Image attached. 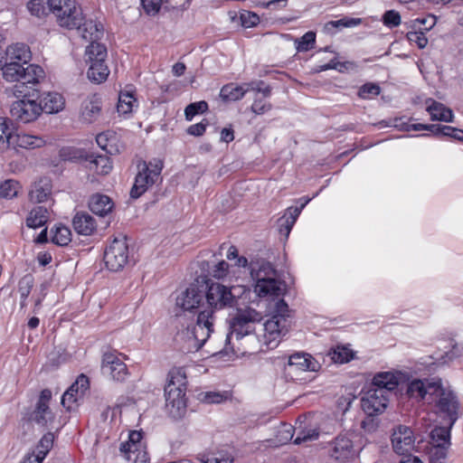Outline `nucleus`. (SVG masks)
I'll return each instance as SVG.
<instances>
[{
    "label": "nucleus",
    "instance_id": "0eeeda50",
    "mask_svg": "<svg viewBox=\"0 0 463 463\" xmlns=\"http://www.w3.org/2000/svg\"><path fill=\"white\" fill-rule=\"evenodd\" d=\"M261 320V314L251 307L238 310L230 320V334L227 339H230V336H235L239 340L246 335L255 334L256 326Z\"/></svg>",
    "mask_w": 463,
    "mask_h": 463
},
{
    "label": "nucleus",
    "instance_id": "13d9d810",
    "mask_svg": "<svg viewBox=\"0 0 463 463\" xmlns=\"http://www.w3.org/2000/svg\"><path fill=\"white\" fill-rule=\"evenodd\" d=\"M230 273V265L225 260H221L216 263L212 269V275L213 278L222 279L226 278Z\"/></svg>",
    "mask_w": 463,
    "mask_h": 463
},
{
    "label": "nucleus",
    "instance_id": "6e6d98bb",
    "mask_svg": "<svg viewBox=\"0 0 463 463\" xmlns=\"http://www.w3.org/2000/svg\"><path fill=\"white\" fill-rule=\"evenodd\" d=\"M383 23L389 28H394L401 24L402 18L398 11L388 10L383 15Z\"/></svg>",
    "mask_w": 463,
    "mask_h": 463
},
{
    "label": "nucleus",
    "instance_id": "cd10ccee",
    "mask_svg": "<svg viewBox=\"0 0 463 463\" xmlns=\"http://www.w3.org/2000/svg\"><path fill=\"white\" fill-rule=\"evenodd\" d=\"M0 58L7 61H17L18 63L28 64L31 61L32 54L30 48L24 43H14L8 46L5 52V55Z\"/></svg>",
    "mask_w": 463,
    "mask_h": 463
},
{
    "label": "nucleus",
    "instance_id": "5fc2aeb1",
    "mask_svg": "<svg viewBox=\"0 0 463 463\" xmlns=\"http://www.w3.org/2000/svg\"><path fill=\"white\" fill-rule=\"evenodd\" d=\"M33 284L34 279L32 275H25L19 280L18 291L20 293L21 298L27 299L32 291Z\"/></svg>",
    "mask_w": 463,
    "mask_h": 463
},
{
    "label": "nucleus",
    "instance_id": "338daca9",
    "mask_svg": "<svg viewBox=\"0 0 463 463\" xmlns=\"http://www.w3.org/2000/svg\"><path fill=\"white\" fill-rule=\"evenodd\" d=\"M241 20L244 27L250 28L259 24L260 17L252 12H247L241 14Z\"/></svg>",
    "mask_w": 463,
    "mask_h": 463
},
{
    "label": "nucleus",
    "instance_id": "603ef678",
    "mask_svg": "<svg viewBox=\"0 0 463 463\" xmlns=\"http://www.w3.org/2000/svg\"><path fill=\"white\" fill-rule=\"evenodd\" d=\"M208 108V103L204 100L190 103L184 109L185 119L191 121L196 115L206 112Z\"/></svg>",
    "mask_w": 463,
    "mask_h": 463
},
{
    "label": "nucleus",
    "instance_id": "c756f323",
    "mask_svg": "<svg viewBox=\"0 0 463 463\" xmlns=\"http://www.w3.org/2000/svg\"><path fill=\"white\" fill-rule=\"evenodd\" d=\"M250 91L248 86L238 85L234 82H230L223 85L220 90V98L223 102H233L241 100L244 98L245 94Z\"/></svg>",
    "mask_w": 463,
    "mask_h": 463
},
{
    "label": "nucleus",
    "instance_id": "5701e85b",
    "mask_svg": "<svg viewBox=\"0 0 463 463\" xmlns=\"http://www.w3.org/2000/svg\"><path fill=\"white\" fill-rule=\"evenodd\" d=\"M288 364L300 372H318L321 368V364L307 353H296L290 355Z\"/></svg>",
    "mask_w": 463,
    "mask_h": 463
},
{
    "label": "nucleus",
    "instance_id": "72a5a7b5",
    "mask_svg": "<svg viewBox=\"0 0 463 463\" xmlns=\"http://www.w3.org/2000/svg\"><path fill=\"white\" fill-rule=\"evenodd\" d=\"M52 193L51 181L47 178H42L35 182L29 192V197L32 202H45Z\"/></svg>",
    "mask_w": 463,
    "mask_h": 463
},
{
    "label": "nucleus",
    "instance_id": "393cba45",
    "mask_svg": "<svg viewBox=\"0 0 463 463\" xmlns=\"http://www.w3.org/2000/svg\"><path fill=\"white\" fill-rule=\"evenodd\" d=\"M75 232L83 236L92 235L97 230L96 219L86 212L77 213L72 219Z\"/></svg>",
    "mask_w": 463,
    "mask_h": 463
},
{
    "label": "nucleus",
    "instance_id": "7ed1b4c3",
    "mask_svg": "<svg viewBox=\"0 0 463 463\" xmlns=\"http://www.w3.org/2000/svg\"><path fill=\"white\" fill-rule=\"evenodd\" d=\"M290 310L287 302L280 298L273 307L270 318L259 325L263 332L262 341L268 348L278 345L280 338L285 335L290 326Z\"/></svg>",
    "mask_w": 463,
    "mask_h": 463
},
{
    "label": "nucleus",
    "instance_id": "6e6552de",
    "mask_svg": "<svg viewBox=\"0 0 463 463\" xmlns=\"http://www.w3.org/2000/svg\"><path fill=\"white\" fill-rule=\"evenodd\" d=\"M86 55L90 67L87 71L88 79L96 84L104 82L109 75V69L106 64L108 55L107 48L104 44L89 45L86 49Z\"/></svg>",
    "mask_w": 463,
    "mask_h": 463
},
{
    "label": "nucleus",
    "instance_id": "c85d7f7f",
    "mask_svg": "<svg viewBox=\"0 0 463 463\" xmlns=\"http://www.w3.org/2000/svg\"><path fill=\"white\" fill-rule=\"evenodd\" d=\"M186 378H170L165 386V401L186 400Z\"/></svg>",
    "mask_w": 463,
    "mask_h": 463
},
{
    "label": "nucleus",
    "instance_id": "f8f14e48",
    "mask_svg": "<svg viewBox=\"0 0 463 463\" xmlns=\"http://www.w3.org/2000/svg\"><path fill=\"white\" fill-rule=\"evenodd\" d=\"M42 112V104L36 100L26 99L25 95L23 99L14 101L10 108L12 119L24 124L36 120Z\"/></svg>",
    "mask_w": 463,
    "mask_h": 463
},
{
    "label": "nucleus",
    "instance_id": "473e14b6",
    "mask_svg": "<svg viewBox=\"0 0 463 463\" xmlns=\"http://www.w3.org/2000/svg\"><path fill=\"white\" fill-rule=\"evenodd\" d=\"M40 104H42L43 111L52 114L63 109L65 100L60 93L48 92L43 95Z\"/></svg>",
    "mask_w": 463,
    "mask_h": 463
},
{
    "label": "nucleus",
    "instance_id": "a878e982",
    "mask_svg": "<svg viewBox=\"0 0 463 463\" xmlns=\"http://www.w3.org/2000/svg\"><path fill=\"white\" fill-rule=\"evenodd\" d=\"M46 145V140L38 135H31L27 133H15L14 139L11 147L14 149H36Z\"/></svg>",
    "mask_w": 463,
    "mask_h": 463
},
{
    "label": "nucleus",
    "instance_id": "58836bf2",
    "mask_svg": "<svg viewBox=\"0 0 463 463\" xmlns=\"http://www.w3.org/2000/svg\"><path fill=\"white\" fill-rule=\"evenodd\" d=\"M89 152L75 146H63L59 150V157L62 161L84 164Z\"/></svg>",
    "mask_w": 463,
    "mask_h": 463
},
{
    "label": "nucleus",
    "instance_id": "2eb2a0df",
    "mask_svg": "<svg viewBox=\"0 0 463 463\" xmlns=\"http://www.w3.org/2000/svg\"><path fill=\"white\" fill-rule=\"evenodd\" d=\"M83 166L88 173V179L91 183L97 181L98 176L109 175L113 168L109 156L95 153H88Z\"/></svg>",
    "mask_w": 463,
    "mask_h": 463
},
{
    "label": "nucleus",
    "instance_id": "774afa93",
    "mask_svg": "<svg viewBox=\"0 0 463 463\" xmlns=\"http://www.w3.org/2000/svg\"><path fill=\"white\" fill-rule=\"evenodd\" d=\"M233 458L228 455L220 454L219 456L207 457L202 463H232Z\"/></svg>",
    "mask_w": 463,
    "mask_h": 463
},
{
    "label": "nucleus",
    "instance_id": "864d4df0",
    "mask_svg": "<svg viewBox=\"0 0 463 463\" xmlns=\"http://www.w3.org/2000/svg\"><path fill=\"white\" fill-rule=\"evenodd\" d=\"M360 24V19L345 17L339 20L329 21L325 24L327 31L341 29L344 27H353Z\"/></svg>",
    "mask_w": 463,
    "mask_h": 463
},
{
    "label": "nucleus",
    "instance_id": "79ce46f5",
    "mask_svg": "<svg viewBox=\"0 0 463 463\" xmlns=\"http://www.w3.org/2000/svg\"><path fill=\"white\" fill-rule=\"evenodd\" d=\"M317 34L313 31H308L301 37L294 40V45L298 52H306L316 47Z\"/></svg>",
    "mask_w": 463,
    "mask_h": 463
},
{
    "label": "nucleus",
    "instance_id": "b1692460",
    "mask_svg": "<svg viewBox=\"0 0 463 463\" xmlns=\"http://www.w3.org/2000/svg\"><path fill=\"white\" fill-rule=\"evenodd\" d=\"M310 199H305L299 207L290 206L286 209L285 213L278 220V229L280 234L288 236L302 209Z\"/></svg>",
    "mask_w": 463,
    "mask_h": 463
},
{
    "label": "nucleus",
    "instance_id": "9b49d317",
    "mask_svg": "<svg viewBox=\"0 0 463 463\" xmlns=\"http://www.w3.org/2000/svg\"><path fill=\"white\" fill-rule=\"evenodd\" d=\"M119 451L122 457L133 463H149V457L145 450L143 432L132 430L128 434V439L121 442Z\"/></svg>",
    "mask_w": 463,
    "mask_h": 463
},
{
    "label": "nucleus",
    "instance_id": "4be33fe9",
    "mask_svg": "<svg viewBox=\"0 0 463 463\" xmlns=\"http://www.w3.org/2000/svg\"><path fill=\"white\" fill-rule=\"evenodd\" d=\"M75 29L85 41L90 42V45L100 44L98 41L103 37L104 33V28L101 23L84 17L79 28Z\"/></svg>",
    "mask_w": 463,
    "mask_h": 463
},
{
    "label": "nucleus",
    "instance_id": "39448f33",
    "mask_svg": "<svg viewBox=\"0 0 463 463\" xmlns=\"http://www.w3.org/2000/svg\"><path fill=\"white\" fill-rule=\"evenodd\" d=\"M164 164L160 159H154L146 163L143 161L138 165V172L135 177L134 184L130 190V196L137 199L144 194L149 187L161 178Z\"/></svg>",
    "mask_w": 463,
    "mask_h": 463
},
{
    "label": "nucleus",
    "instance_id": "c03bdc74",
    "mask_svg": "<svg viewBox=\"0 0 463 463\" xmlns=\"http://www.w3.org/2000/svg\"><path fill=\"white\" fill-rule=\"evenodd\" d=\"M137 102L133 93L130 92H120L118 96V101L117 104V110L119 114L127 115L130 114L133 110L134 105Z\"/></svg>",
    "mask_w": 463,
    "mask_h": 463
},
{
    "label": "nucleus",
    "instance_id": "a211bd4d",
    "mask_svg": "<svg viewBox=\"0 0 463 463\" xmlns=\"http://www.w3.org/2000/svg\"><path fill=\"white\" fill-rule=\"evenodd\" d=\"M51 399L52 392L49 389L43 390L31 415L32 420L40 426L45 427L54 420V415L49 408Z\"/></svg>",
    "mask_w": 463,
    "mask_h": 463
},
{
    "label": "nucleus",
    "instance_id": "f704fd0d",
    "mask_svg": "<svg viewBox=\"0 0 463 463\" xmlns=\"http://www.w3.org/2000/svg\"><path fill=\"white\" fill-rule=\"evenodd\" d=\"M24 63L0 58V67L3 71V76L7 81L19 82L24 70Z\"/></svg>",
    "mask_w": 463,
    "mask_h": 463
},
{
    "label": "nucleus",
    "instance_id": "f03ea898",
    "mask_svg": "<svg viewBox=\"0 0 463 463\" xmlns=\"http://www.w3.org/2000/svg\"><path fill=\"white\" fill-rule=\"evenodd\" d=\"M206 288L204 298L208 307L200 311L197 316L196 325L194 327L193 334L194 338L205 343L211 334L213 332L214 312L227 307H232L235 298L232 289L220 283H211L204 285Z\"/></svg>",
    "mask_w": 463,
    "mask_h": 463
},
{
    "label": "nucleus",
    "instance_id": "0e129e2a",
    "mask_svg": "<svg viewBox=\"0 0 463 463\" xmlns=\"http://www.w3.org/2000/svg\"><path fill=\"white\" fill-rule=\"evenodd\" d=\"M278 434L279 442L287 443L293 439V427L290 424H282Z\"/></svg>",
    "mask_w": 463,
    "mask_h": 463
},
{
    "label": "nucleus",
    "instance_id": "ea45409f",
    "mask_svg": "<svg viewBox=\"0 0 463 463\" xmlns=\"http://www.w3.org/2000/svg\"><path fill=\"white\" fill-rule=\"evenodd\" d=\"M11 118H0V148L11 147L14 139Z\"/></svg>",
    "mask_w": 463,
    "mask_h": 463
},
{
    "label": "nucleus",
    "instance_id": "4468645a",
    "mask_svg": "<svg viewBox=\"0 0 463 463\" xmlns=\"http://www.w3.org/2000/svg\"><path fill=\"white\" fill-rule=\"evenodd\" d=\"M391 440L393 451L401 456L411 455L415 448V436L408 426L399 425L394 428Z\"/></svg>",
    "mask_w": 463,
    "mask_h": 463
},
{
    "label": "nucleus",
    "instance_id": "de8ad7c7",
    "mask_svg": "<svg viewBox=\"0 0 463 463\" xmlns=\"http://www.w3.org/2000/svg\"><path fill=\"white\" fill-rule=\"evenodd\" d=\"M27 7L33 15L43 17L51 13V0H31Z\"/></svg>",
    "mask_w": 463,
    "mask_h": 463
},
{
    "label": "nucleus",
    "instance_id": "a19ab883",
    "mask_svg": "<svg viewBox=\"0 0 463 463\" xmlns=\"http://www.w3.org/2000/svg\"><path fill=\"white\" fill-rule=\"evenodd\" d=\"M328 356L335 364H345L354 357V352L345 345H337L328 351Z\"/></svg>",
    "mask_w": 463,
    "mask_h": 463
},
{
    "label": "nucleus",
    "instance_id": "f257e3e1",
    "mask_svg": "<svg viewBox=\"0 0 463 463\" xmlns=\"http://www.w3.org/2000/svg\"><path fill=\"white\" fill-rule=\"evenodd\" d=\"M407 392L411 398L423 400L428 403L435 402L439 410L448 416L450 427L457 420V396L451 390L442 386L440 378H414L410 383Z\"/></svg>",
    "mask_w": 463,
    "mask_h": 463
},
{
    "label": "nucleus",
    "instance_id": "3c124183",
    "mask_svg": "<svg viewBox=\"0 0 463 463\" xmlns=\"http://www.w3.org/2000/svg\"><path fill=\"white\" fill-rule=\"evenodd\" d=\"M19 183L13 179L5 180L0 184V197L12 199L18 194Z\"/></svg>",
    "mask_w": 463,
    "mask_h": 463
},
{
    "label": "nucleus",
    "instance_id": "f3484780",
    "mask_svg": "<svg viewBox=\"0 0 463 463\" xmlns=\"http://www.w3.org/2000/svg\"><path fill=\"white\" fill-rule=\"evenodd\" d=\"M206 288L203 284L192 283L176 298V305L184 310L191 311L200 307L204 298Z\"/></svg>",
    "mask_w": 463,
    "mask_h": 463
},
{
    "label": "nucleus",
    "instance_id": "dca6fc26",
    "mask_svg": "<svg viewBox=\"0 0 463 463\" xmlns=\"http://www.w3.org/2000/svg\"><path fill=\"white\" fill-rule=\"evenodd\" d=\"M329 456L337 463H347L354 458L353 441L345 435L337 436L330 445Z\"/></svg>",
    "mask_w": 463,
    "mask_h": 463
},
{
    "label": "nucleus",
    "instance_id": "2f4dec72",
    "mask_svg": "<svg viewBox=\"0 0 463 463\" xmlns=\"http://www.w3.org/2000/svg\"><path fill=\"white\" fill-rule=\"evenodd\" d=\"M89 207L93 213L105 216L112 211L114 203L108 195L97 194L91 196Z\"/></svg>",
    "mask_w": 463,
    "mask_h": 463
},
{
    "label": "nucleus",
    "instance_id": "49530a36",
    "mask_svg": "<svg viewBox=\"0 0 463 463\" xmlns=\"http://www.w3.org/2000/svg\"><path fill=\"white\" fill-rule=\"evenodd\" d=\"M232 398L230 391L205 392L200 394V401L207 404H219Z\"/></svg>",
    "mask_w": 463,
    "mask_h": 463
},
{
    "label": "nucleus",
    "instance_id": "69168bd1",
    "mask_svg": "<svg viewBox=\"0 0 463 463\" xmlns=\"http://www.w3.org/2000/svg\"><path fill=\"white\" fill-rule=\"evenodd\" d=\"M346 64H347V62L336 61V59L335 58V59H332L328 63L317 66V68L316 69V71L321 72V71H326L328 70H338L339 71H342L343 68H345V69L347 68Z\"/></svg>",
    "mask_w": 463,
    "mask_h": 463
},
{
    "label": "nucleus",
    "instance_id": "37998d69",
    "mask_svg": "<svg viewBox=\"0 0 463 463\" xmlns=\"http://www.w3.org/2000/svg\"><path fill=\"white\" fill-rule=\"evenodd\" d=\"M43 74L44 71L40 66L35 64H27V67H24L19 82L22 84H36L39 82L40 79L43 77Z\"/></svg>",
    "mask_w": 463,
    "mask_h": 463
},
{
    "label": "nucleus",
    "instance_id": "c9c22d12",
    "mask_svg": "<svg viewBox=\"0 0 463 463\" xmlns=\"http://www.w3.org/2000/svg\"><path fill=\"white\" fill-rule=\"evenodd\" d=\"M48 220V209L44 206H35L29 212L25 223L28 228L37 229L44 226Z\"/></svg>",
    "mask_w": 463,
    "mask_h": 463
},
{
    "label": "nucleus",
    "instance_id": "aec40b11",
    "mask_svg": "<svg viewBox=\"0 0 463 463\" xmlns=\"http://www.w3.org/2000/svg\"><path fill=\"white\" fill-rule=\"evenodd\" d=\"M90 378H76V381L61 396V404L68 411L73 409V405L83 397L90 388Z\"/></svg>",
    "mask_w": 463,
    "mask_h": 463
},
{
    "label": "nucleus",
    "instance_id": "bf43d9fd",
    "mask_svg": "<svg viewBox=\"0 0 463 463\" xmlns=\"http://www.w3.org/2000/svg\"><path fill=\"white\" fill-rule=\"evenodd\" d=\"M407 39L411 43L416 44L420 49H423L428 44V38L423 32H409Z\"/></svg>",
    "mask_w": 463,
    "mask_h": 463
},
{
    "label": "nucleus",
    "instance_id": "1a4fd4ad",
    "mask_svg": "<svg viewBox=\"0 0 463 463\" xmlns=\"http://www.w3.org/2000/svg\"><path fill=\"white\" fill-rule=\"evenodd\" d=\"M450 446V431L445 427L434 428L430 432L428 449L429 463H446Z\"/></svg>",
    "mask_w": 463,
    "mask_h": 463
},
{
    "label": "nucleus",
    "instance_id": "4c0bfd02",
    "mask_svg": "<svg viewBox=\"0 0 463 463\" xmlns=\"http://www.w3.org/2000/svg\"><path fill=\"white\" fill-rule=\"evenodd\" d=\"M51 235L52 242L59 246H67L71 241V229L62 223H56L51 229Z\"/></svg>",
    "mask_w": 463,
    "mask_h": 463
},
{
    "label": "nucleus",
    "instance_id": "412c9836",
    "mask_svg": "<svg viewBox=\"0 0 463 463\" xmlns=\"http://www.w3.org/2000/svg\"><path fill=\"white\" fill-rule=\"evenodd\" d=\"M263 270L260 269L257 273V281L255 285V291L258 292L260 297L275 296L279 297L281 293L280 282L275 279V270L269 267V272L271 273V277L266 278L261 277L260 274Z\"/></svg>",
    "mask_w": 463,
    "mask_h": 463
},
{
    "label": "nucleus",
    "instance_id": "ddd939ff",
    "mask_svg": "<svg viewBox=\"0 0 463 463\" xmlns=\"http://www.w3.org/2000/svg\"><path fill=\"white\" fill-rule=\"evenodd\" d=\"M250 91L254 92L253 102L250 110L257 115H262L272 109V105L267 99L271 96L272 88L266 85L263 80L245 83Z\"/></svg>",
    "mask_w": 463,
    "mask_h": 463
},
{
    "label": "nucleus",
    "instance_id": "a18cd8bd",
    "mask_svg": "<svg viewBox=\"0 0 463 463\" xmlns=\"http://www.w3.org/2000/svg\"><path fill=\"white\" fill-rule=\"evenodd\" d=\"M165 408L172 419L179 420L186 412V400L165 401Z\"/></svg>",
    "mask_w": 463,
    "mask_h": 463
},
{
    "label": "nucleus",
    "instance_id": "09e8293b",
    "mask_svg": "<svg viewBox=\"0 0 463 463\" xmlns=\"http://www.w3.org/2000/svg\"><path fill=\"white\" fill-rule=\"evenodd\" d=\"M382 89L379 84L366 82L357 91V96L362 99H371L380 95Z\"/></svg>",
    "mask_w": 463,
    "mask_h": 463
},
{
    "label": "nucleus",
    "instance_id": "7c9ffc66",
    "mask_svg": "<svg viewBox=\"0 0 463 463\" xmlns=\"http://www.w3.org/2000/svg\"><path fill=\"white\" fill-rule=\"evenodd\" d=\"M426 103L428 104L427 111L430 113L431 120L452 122L453 112L450 109L431 99L427 100Z\"/></svg>",
    "mask_w": 463,
    "mask_h": 463
},
{
    "label": "nucleus",
    "instance_id": "e2e57ef3",
    "mask_svg": "<svg viewBox=\"0 0 463 463\" xmlns=\"http://www.w3.org/2000/svg\"><path fill=\"white\" fill-rule=\"evenodd\" d=\"M53 436L52 433L45 434L40 440L37 447V453H44V458L52 447Z\"/></svg>",
    "mask_w": 463,
    "mask_h": 463
},
{
    "label": "nucleus",
    "instance_id": "bb28decb",
    "mask_svg": "<svg viewBox=\"0 0 463 463\" xmlns=\"http://www.w3.org/2000/svg\"><path fill=\"white\" fill-rule=\"evenodd\" d=\"M100 112L101 99L98 94H93L83 101L80 117L83 121L91 123L99 118Z\"/></svg>",
    "mask_w": 463,
    "mask_h": 463
},
{
    "label": "nucleus",
    "instance_id": "680f3d73",
    "mask_svg": "<svg viewBox=\"0 0 463 463\" xmlns=\"http://www.w3.org/2000/svg\"><path fill=\"white\" fill-rule=\"evenodd\" d=\"M207 126L208 120L203 118L201 122L189 126L186 132L194 137H201L205 133Z\"/></svg>",
    "mask_w": 463,
    "mask_h": 463
},
{
    "label": "nucleus",
    "instance_id": "9d476101",
    "mask_svg": "<svg viewBox=\"0 0 463 463\" xmlns=\"http://www.w3.org/2000/svg\"><path fill=\"white\" fill-rule=\"evenodd\" d=\"M128 253L127 238H114L104 252L106 267L111 271L122 269L128 261Z\"/></svg>",
    "mask_w": 463,
    "mask_h": 463
},
{
    "label": "nucleus",
    "instance_id": "8fccbe9b",
    "mask_svg": "<svg viewBox=\"0 0 463 463\" xmlns=\"http://www.w3.org/2000/svg\"><path fill=\"white\" fill-rule=\"evenodd\" d=\"M319 430L315 427L303 428L298 430L297 437L294 439L295 444H301L317 439Z\"/></svg>",
    "mask_w": 463,
    "mask_h": 463
},
{
    "label": "nucleus",
    "instance_id": "052dcab7",
    "mask_svg": "<svg viewBox=\"0 0 463 463\" xmlns=\"http://www.w3.org/2000/svg\"><path fill=\"white\" fill-rule=\"evenodd\" d=\"M462 354V348H460L457 344L452 345V348L450 351L446 352L445 354L441 355L439 359L438 365L448 364L449 361H452L456 357H459Z\"/></svg>",
    "mask_w": 463,
    "mask_h": 463
},
{
    "label": "nucleus",
    "instance_id": "6ab92c4d",
    "mask_svg": "<svg viewBox=\"0 0 463 463\" xmlns=\"http://www.w3.org/2000/svg\"><path fill=\"white\" fill-rule=\"evenodd\" d=\"M117 350L103 353L101 359V372L104 375L120 376L128 373L127 364L119 357Z\"/></svg>",
    "mask_w": 463,
    "mask_h": 463
},
{
    "label": "nucleus",
    "instance_id": "e433bc0d",
    "mask_svg": "<svg viewBox=\"0 0 463 463\" xmlns=\"http://www.w3.org/2000/svg\"><path fill=\"white\" fill-rule=\"evenodd\" d=\"M96 142L98 146L109 155L118 152L117 143L118 137L114 131L107 130L97 135Z\"/></svg>",
    "mask_w": 463,
    "mask_h": 463
},
{
    "label": "nucleus",
    "instance_id": "4d7b16f0",
    "mask_svg": "<svg viewBox=\"0 0 463 463\" xmlns=\"http://www.w3.org/2000/svg\"><path fill=\"white\" fill-rule=\"evenodd\" d=\"M141 5L146 14L155 15L162 6L165 8V0H141Z\"/></svg>",
    "mask_w": 463,
    "mask_h": 463
},
{
    "label": "nucleus",
    "instance_id": "20e7f679",
    "mask_svg": "<svg viewBox=\"0 0 463 463\" xmlns=\"http://www.w3.org/2000/svg\"><path fill=\"white\" fill-rule=\"evenodd\" d=\"M364 392L361 399V406L364 413L369 417L382 414L387 408L389 394L399 385V378H390L389 381H375Z\"/></svg>",
    "mask_w": 463,
    "mask_h": 463
},
{
    "label": "nucleus",
    "instance_id": "423d86ee",
    "mask_svg": "<svg viewBox=\"0 0 463 463\" xmlns=\"http://www.w3.org/2000/svg\"><path fill=\"white\" fill-rule=\"evenodd\" d=\"M51 13L55 15L57 24L68 30L79 28L84 20L76 0H51Z\"/></svg>",
    "mask_w": 463,
    "mask_h": 463
}]
</instances>
